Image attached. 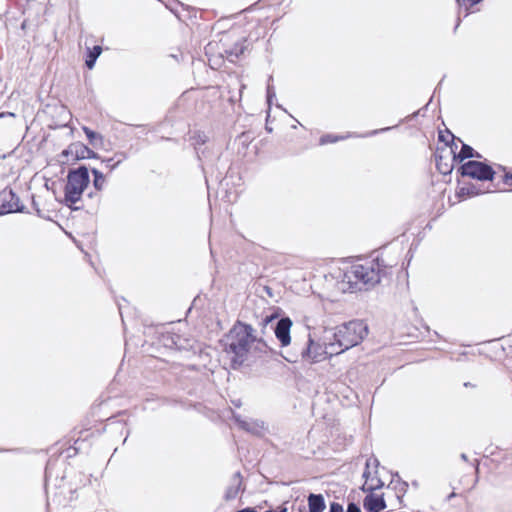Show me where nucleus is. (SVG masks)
Segmentation results:
<instances>
[{
	"mask_svg": "<svg viewBox=\"0 0 512 512\" xmlns=\"http://www.w3.org/2000/svg\"><path fill=\"white\" fill-rule=\"evenodd\" d=\"M266 343L257 338L252 326L237 322L226 335L224 351L230 356L234 368L242 365L249 355H258L266 351Z\"/></svg>",
	"mask_w": 512,
	"mask_h": 512,
	"instance_id": "obj_1",
	"label": "nucleus"
},
{
	"mask_svg": "<svg viewBox=\"0 0 512 512\" xmlns=\"http://www.w3.org/2000/svg\"><path fill=\"white\" fill-rule=\"evenodd\" d=\"M381 269L379 263L366 262L352 265L343 275V291L354 292L370 288L380 282Z\"/></svg>",
	"mask_w": 512,
	"mask_h": 512,
	"instance_id": "obj_2",
	"label": "nucleus"
},
{
	"mask_svg": "<svg viewBox=\"0 0 512 512\" xmlns=\"http://www.w3.org/2000/svg\"><path fill=\"white\" fill-rule=\"evenodd\" d=\"M368 334L367 325L361 320L350 321L339 327L333 334L335 348L339 354L363 341Z\"/></svg>",
	"mask_w": 512,
	"mask_h": 512,
	"instance_id": "obj_3",
	"label": "nucleus"
},
{
	"mask_svg": "<svg viewBox=\"0 0 512 512\" xmlns=\"http://www.w3.org/2000/svg\"><path fill=\"white\" fill-rule=\"evenodd\" d=\"M89 182V173L85 166L69 171L64 189V203L69 207L79 209L76 204L81 202L82 194Z\"/></svg>",
	"mask_w": 512,
	"mask_h": 512,
	"instance_id": "obj_4",
	"label": "nucleus"
},
{
	"mask_svg": "<svg viewBox=\"0 0 512 512\" xmlns=\"http://www.w3.org/2000/svg\"><path fill=\"white\" fill-rule=\"evenodd\" d=\"M339 354L335 343L329 342L323 347L321 344L314 341L311 334H308V340L305 348H303L301 355L304 359L313 363L321 362L327 358V356H333Z\"/></svg>",
	"mask_w": 512,
	"mask_h": 512,
	"instance_id": "obj_5",
	"label": "nucleus"
},
{
	"mask_svg": "<svg viewBox=\"0 0 512 512\" xmlns=\"http://www.w3.org/2000/svg\"><path fill=\"white\" fill-rule=\"evenodd\" d=\"M96 154L94 151L89 149L87 146L80 142L70 144L59 156V161L62 164L74 163L81 159L95 158Z\"/></svg>",
	"mask_w": 512,
	"mask_h": 512,
	"instance_id": "obj_6",
	"label": "nucleus"
},
{
	"mask_svg": "<svg viewBox=\"0 0 512 512\" xmlns=\"http://www.w3.org/2000/svg\"><path fill=\"white\" fill-rule=\"evenodd\" d=\"M460 170L463 176H468L481 181L492 180L494 176V171L489 165L474 160L464 163L460 167Z\"/></svg>",
	"mask_w": 512,
	"mask_h": 512,
	"instance_id": "obj_7",
	"label": "nucleus"
},
{
	"mask_svg": "<svg viewBox=\"0 0 512 512\" xmlns=\"http://www.w3.org/2000/svg\"><path fill=\"white\" fill-rule=\"evenodd\" d=\"M293 325L292 320L289 317H283L278 320L274 334L276 339L280 342L281 347H287L291 344L290 331Z\"/></svg>",
	"mask_w": 512,
	"mask_h": 512,
	"instance_id": "obj_8",
	"label": "nucleus"
},
{
	"mask_svg": "<svg viewBox=\"0 0 512 512\" xmlns=\"http://www.w3.org/2000/svg\"><path fill=\"white\" fill-rule=\"evenodd\" d=\"M21 211L18 197L12 190L0 192V215Z\"/></svg>",
	"mask_w": 512,
	"mask_h": 512,
	"instance_id": "obj_9",
	"label": "nucleus"
},
{
	"mask_svg": "<svg viewBox=\"0 0 512 512\" xmlns=\"http://www.w3.org/2000/svg\"><path fill=\"white\" fill-rule=\"evenodd\" d=\"M363 506L369 512H380L386 508V503L382 496L370 493L364 498Z\"/></svg>",
	"mask_w": 512,
	"mask_h": 512,
	"instance_id": "obj_10",
	"label": "nucleus"
},
{
	"mask_svg": "<svg viewBox=\"0 0 512 512\" xmlns=\"http://www.w3.org/2000/svg\"><path fill=\"white\" fill-rule=\"evenodd\" d=\"M370 466V462L367 461L366 463V469L363 473V477L365 478V482L362 486V490L365 492L372 493L374 490L380 489L383 486V482L375 476H371L370 472L368 471Z\"/></svg>",
	"mask_w": 512,
	"mask_h": 512,
	"instance_id": "obj_11",
	"label": "nucleus"
},
{
	"mask_svg": "<svg viewBox=\"0 0 512 512\" xmlns=\"http://www.w3.org/2000/svg\"><path fill=\"white\" fill-rule=\"evenodd\" d=\"M309 512H324L326 505L321 494H310L308 496Z\"/></svg>",
	"mask_w": 512,
	"mask_h": 512,
	"instance_id": "obj_12",
	"label": "nucleus"
},
{
	"mask_svg": "<svg viewBox=\"0 0 512 512\" xmlns=\"http://www.w3.org/2000/svg\"><path fill=\"white\" fill-rule=\"evenodd\" d=\"M240 486H241L240 473H236L232 478L231 485L227 488V490L225 492V499L232 500V499L236 498V496L238 495V492L240 490Z\"/></svg>",
	"mask_w": 512,
	"mask_h": 512,
	"instance_id": "obj_13",
	"label": "nucleus"
},
{
	"mask_svg": "<svg viewBox=\"0 0 512 512\" xmlns=\"http://www.w3.org/2000/svg\"><path fill=\"white\" fill-rule=\"evenodd\" d=\"M450 153L453 155V160L459 161V162H462L466 158H471L474 156L480 157V155L478 153L474 154L473 148L466 144H463V146L458 154H456L452 148H450Z\"/></svg>",
	"mask_w": 512,
	"mask_h": 512,
	"instance_id": "obj_14",
	"label": "nucleus"
},
{
	"mask_svg": "<svg viewBox=\"0 0 512 512\" xmlns=\"http://www.w3.org/2000/svg\"><path fill=\"white\" fill-rule=\"evenodd\" d=\"M102 48L100 46H94L89 50L88 57L86 59V66L92 69L95 65L97 58L100 56Z\"/></svg>",
	"mask_w": 512,
	"mask_h": 512,
	"instance_id": "obj_15",
	"label": "nucleus"
},
{
	"mask_svg": "<svg viewBox=\"0 0 512 512\" xmlns=\"http://www.w3.org/2000/svg\"><path fill=\"white\" fill-rule=\"evenodd\" d=\"M92 174L94 175V188L97 191H101L104 188L106 182L104 175L97 169H92Z\"/></svg>",
	"mask_w": 512,
	"mask_h": 512,
	"instance_id": "obj_16",
	"label": "nucleus"
},
{
	"mask_svg": "<svg viewBox=\"0 0 512 512\" xmlns=\"http://www.w3.org/2000/svg\"><path fill=\"white\" fill-rule=\"evenodd\" d=\"M83 131L85 132L91 145L97 146L98 142H102V136L100 134L90 130L88 127H83Z\"/></svg>",
	"mask_w": 512,
	"mask_h": 512,
	"instance_id": "obj_17",
	"label": "nucleus"
},
{
	"mask_svg": "<svg viewBox=\"0 0 512 512\" xmlns=\"http://www.w3.org/2000/svg\"><path fill=\"white\" fill-rule=\"evenodd\" d=\"M346 137L344 136H340V137H336V136H332V135H324L320 138V144L321 145H325L327 143H334V142H337L338 140H343L345 139Z\"/></svg>",
	"mask_w": 512,
	"mask_h": 512,
	"instance_id": "obj_18",
	"label": "nucleus"
},
{
	"mask_svg": "<svg viewBox=\"0 0 512 512\" xmlns=\"http://www.w3.org/2000/svg\"><path fill=\"white\" fill-rule=\"evenodd\" d=\"M275 96H276V94H275L273 86L268 84V86H267V102L269 105H271V102H272L273 98H275Z\"/></svg>",
	"mask_w": 512,
	"mask_h": 512,
	"instance_id": "obj_19",
	"label": "nucleus"
},
{
	"mask_svg": "<svg viewBox=\"0 0 512 512\" xmlns=\"http://www.w3.org/2000/svg\"><path fill=\"white\" fill-rule=\"evenodd\" d=\"M241 428L247 430V431H251V432H254V428H253V423H250L248 421H240L238 420Z\"/></svg>",
	"mask_w": 512,
	"mask_h": 512,
	"instance_id": "obj_20",
	"label": "nucleus"
},
{
	"mask_svg": "<svg viewBox=\"0 0 512 512\" xmlns=\"http://www.w3.org/2000/svg\"><path fill=\"white\" fill-rule=\"evenodd\" d=\"M437 166H438L439 171L443 174L450 173L453 169V166H449L447 164L445 166H442L441 164L438 163Z\"/></svg>",
	"mask_w": 512,
	"mask_h": 512,
	"instance_id": "obj_21",
	"label": "nucleus"
},
{
	"mask_svg": "<svg viewBox=\"0 0 512 512\" xmlns=\"http://www.w3.org/2000/svg\"><path fill=\"white\" fill-rule=\"evenodd\" d=\"M329 512H343V507H342V505L333 502L330 505V511Z\"/></svg>",
	"mask_w": 512,
	"mask_h": 512,
	"instance_id": "obj_22",
	"label": "nucleus"
},
{
	"mask_svg": "<svg viewBox=\"0 0 512 512\" xmlns=\"http://www.w3.org/2000/svg\"><path fill=\"white\" fill-rule=\"evenodd\" d=\"M58 109L59 114L63 116L65 121L70 119V114L64 107H59Z\"/></svg>",
	"mask_w": 512,
	"mask_h": 512,
	"instance_id": "obj_23",
	"label": "nucleus"
},
{
	"mask_svg": "<svg viewBox=\"0 0 512 512\" xmlns=\"http://www.w3.org/2000/svg\"><path fill=\"white\" fill-rule=\"evenodd\" d=\"M347 512H361V510L355 503H349Z\"/></svg>",
	"mask_w": 512,
	"mask_h": 512,
	"instance_id": "obj_24",
	"label": "nucleus"
},
{
	"mask_svg": "<svg viewBox=\"0 0 512 512\" xmlns=\"http://www.w3.org/2000/svg\"><path fill=\"white\" fill-rule=\"evenodd\" d=\"M56 183L54 181L49 182L48 180L44 181V186L47 190H52L54 192Z\"/></svg>",
	"mask_w": 512,
	"mask_h": 512,
	"instance_id": "obj_25",
	"label": "nucleus"
},
{
	"mask_svg": "<svg viewBox=\"0 0 512 512\" xmlns=\"http://www.w3.org/2000/svg\"><path fill=\"white\" fill-rule=\"evenodd\" d=\"M504 182L509 185V186H512V174H506L504 176Z\"/></svg>",
	"mask_w": 512,
	"mask_h": 512,
	"instance_id": "obj_26",
	"label": "nucleus"
},
{
	"mask_svg": "<svg viewBox=\"0 0 512 512\" xmlns=\"http://www.w3.org/2000/svg\"><path fill=\"white\" fill-rule=\"evenodd\" d=\"M237 512H257V511L252 508H245V509L239 510Z\"/></svg>",
	"mask_w": 512,
	"mask_h": 512,
	"instance_id": "obj_27",
	"label": "nucleus"
},
{
	"mask_svg": "<svg viewBox=\"0 0 512 512\" xmlns=\"http://www.w3.org/2000/svg\"><path fill=\"white\" fill-rule=\"evenodd\" d=\"M390 128H384V129H380V130H374L373 132L369 133L368 135H374L378 132H381V131H386V130H389Z\"/></svg>",
	"mask_w": 512,
	"mask_h": 512,
	"instance_id": "obj_28",
	"label": "nucleus"
},
{
	"mask_svg": "<svg viewBox=\"0 0 512 512\" xmlns=\"http://www.w3.org/2000/svg\"><path fill=\"white\" fill-rule=\"evenodd\" d=\"M265 512H287V508L283 507L280 511L267 510Z\"/></svg>",
	"mask_w": 512,
	"mask_h": 512,
	"instance_id": "obj_29",
	"label": "nucleus"
},
{
	"mask_svg": "<svg viewBox=\"0 0 512 512\" xmlns=\"http://www.w3.org/2000/svg\"><path fill=\"white\" fill-rule=\"evenodd\" d=\"M274 318H275V316H270V317H268V318L266 319V322H269V321H271V320H272V319H274Z\"/></svg>",
	"mask_w": 512,
	"mask_h": 512,
	"instance_id": "obj_30",
	"label": "nucleus"
},
{
	"mask_svg": "<svg viewBox=\"0 0 512 512\" xmlns=\"http://www.w3.org/2000/svg\"><path fill=\"white\" fill-rule=\"evenodd\" d=\"M461 458H462L463 460H465V461H466V460H467V456H466V454H464V453H463V454H461Z\"/></svg>",
	"mask_w": 512,
	"mask_h": 512,
	"instance_id": "obj_31",
	"label": "nucleus"
},
{
	"mask_svg": "<svg viewBox=\"0 0 512 512\" xmlns=\"http://www.w3.org/2000/svg\"><path fill=\"white\" fill-rule=\"evenodd\" d=\"M26 25H27V23H26V21H24V22L22 23V29H26Z\"/></svg>",
	"mask_w": 512,
	"mask_h": 512,
	"instance_id": "obj_32",
	"label": "nucleus"
},
{
	"mask_svg": "<svg viewBox=\"0 0 512 512\" xmlns=\"http://www.w3.org/2000/svg\"><path fill=\"white\" fill-rule=\"evenodd\" d=\"M116 165H117V164H115V165L109 164V167H110V169L112 170V169H114V168L116 167Z\"/></svg>",
	"mask_w": 512,
	"mask_h": 512,
	"instance_id": "obj_33",
	"label": "nucleus"
},
{
	"mask_svg": "<svg viewBox=\"0 0 512 512\" xmlns=\"http://www.w3.org/2000/svg\"><path fill=\"white\" fill-rule=\"evenodd\" d=\"M116 165H117V164H115V165L109 164V167H110V169L112 170V169H114V168L116 167Z\"/></svg>",
	"mask_w": 512,
	"mask_h": 512,
	"instance_id": "obj_34",
	"label": "nucleus"
},
{
	"mask_svg": "<svg viewBox=\"0 0 512 512\" xmlns=\"http://www.w3.org/2000/svg\"><path fill=\"white\" fill-rule=\"evenodd\" d=\"M288 362H295V360L285 357Z\"/></svg>",
	"mask_w": 512,
	"mask_h": 512,
	"instance_id": "obj_35",
	"label": "nucleus"
}]
</instances>
